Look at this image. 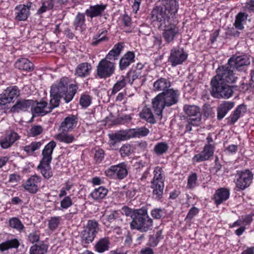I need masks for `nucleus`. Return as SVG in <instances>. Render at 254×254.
<instances>
[{"label": "nucleus", "instance_id": "nucleus-13", "mask_svg": "<svg viewBox=\"0 0 254 254\" xmlns=\"http://www.w3.org/2000/svg\"><path fill=\"white\" fill-rule=\"evenodd\" d=\"M228 64L238 71H242L250 64V57L249 55L233 56L228 60Z\"/></svg>", "mask_w": 254, "mask_h": 254}, {"label": "nucleus", "instance_id": "nucleus-18", "mask_svg": "<svg viewBox=\"0 0 254 254\" xmlns=\"http://www.w3.org/2000/svg\"><path fill=\"white\" fill-rule=\"evenodd\" d=\"M213 146L211 144H207L200 153L194 155L192 160L195 162H199L208 160L213 155Z\"/></svg>", "mask_w": 254, "mask_h": 254}, {"label": "nucleus", "instance_id": "nucleus-8", "mask_svg": "<svg viewBox=\"0 0 254 254\" xmlns=\"http://www.w3.org/2000/svg\"><path fill=\"white\" fill-rule=\"evenodd\" d=\"M162 31V37L167 44L174 43L180 35L179 28L176 24L170 22L158 28Z\"/></svg>", "mask_w": 254, "mask_h": 254}, {"label": "nucleus", "instance_id": "nucleus-59", "mask_svg": "<svg viewBox=\"0 0 254 254\" xmlns=\"http://www.w3.org/2000/svg\"><path fill=\"white\" fill-rule=\"evenodd\" d=\"M43 128L39 125L34 126L30 129V134L32 136H35L40 134L43 132Z\"/></svg>", "mask_w": 254, "mask_h": 254}, {"label": "nucleus", "instance_id": "nucleus-37", "mask_svg": "<svg viewBox=\"0 0 254 254\" xmlns=\"http://www.w3.org/2000/svg\"><path fill=\"white\" fill-rule=\"evenodd\" d=\"M48 246L43 242L39 245L35 244L30 249V254H45L47 253Z\"/></svg>", "mask_w": 254, "mask_h": 254}, {"label": "nucleus", "instance_id": "nucleus-55", "mask_svg": "<svg viewBox=\"0 0 254 254\" xmlns=\"http://www.w3.org/2000/svg\"><path fill=\"white\" fill-rule=\"evenodd\" d=\"M51 96L52 97V98L50 100L49 106H48V109H50V112H52L53 109L59 106L60 103V99L62 98L58 96Z\"/></svg>", "mask_w": 254, "mask_h": 254}, {"label": "nucleus", "instance_id": "nucleus-26", "mask_svg": "<svg viewBox=\"0 0 254 254\" xmlns=\"http://www.w3.org/2000/svg\"><path fill=\"white\" fill-rule=\"evenodd\" d=\"M92 65L90 64L84 62L80 63L76 67L75 74L78 77H85L90 74Z\"/></svg>", "mask_w": 254, "mask_h": 254}, {"label": "nucleus", "instance_id": "nucleus-51", "mask_svg": "<svg viewBox=\"0 0 254 254\" xmlns=\"http://www.w3.org/2000/svg\"><path fill=\"white\" fill-rule=\"evenodd\" d=\"M92 97L86 94H82L80 100L79 104L83 108L88 107L91 103Z\"/></svg>", "mask_w": 254, "mask_h": 254}, {"label": "nucleus", "instance_id": "nucleus-24", "mask_svg": "<svg viewBox=\"0 0 254 254\" xmlns=\"http://www.w3.org/2000/svg\"><path fill=\"white\" fill-rule=\"evenodd\" d=\"M19 138V136L17 133L12 131L3 138H1L0 145L2 148L7 149L10 147Z\"/></svg>", "mask_w": 254, "mask_h": 254}, {"label": "nucleus", "instance_id": "nucleus-58", "mask_svg": "<svg viewBox=\"0 0 254 254\" xmlns=\"http://www.w3.org/2000/svg\"><path fill=\"white\" fill-rule=\"evenodd\" d=\"M120 213L119 211L114 210L106 216V220L109 223L114 222L116 220L119 218Z\"/></svg>", "mask_w": 254, "mask_h": 254}, {"label": "nucleus", "instance_id": "nucleus-20", "mask_svg": "<svg viewBox=\"0 0 254 254\" xmlns=\"http://www.w3.org/2000/svg\"><path fill=\"white\" fill-rule=\"evenodd\" d=\"M234 106V102L223 101L217 108V119L221 120L225 117L227 113Z\"/></svg>", "mask_w": 254, "mask_h": 254}, {"label": "nucleus", "instance_id": "nucleus-10", "mask_svg": "<svg viewBox=\"0 0 254 254\" xmlns=\"http://www.w3.org/2000/svg\"><path fill=\"white\" fill-rule=\"evenodd\" d=\"M105 173L108 177L122 180L127 175V165L125 162H123L111 166L105 171Z\"/></svg>", "mask_w": 254, "mask_h": 254}, {"label": "nucleus", "instance_id": "nucleus-53", "mask_svg": "<svg viewBox=\"0 0 254 254\" xmlns=\"http://www.w3.org/2000/svg\"><path fill=\"white\" fill-rule=\"evenodd\" d=\"M128 133V130L125 131H120L116 133L113 138V139L116 140H124L131 138Z\"/></svg>", "mask_w": 254, "mask_h": 254}, {"label": "nucleus", "instance_id": "nucleus-40", "mask_svg": "<svg viewBox=\"0 0 254 254\" xmlns=\"http://www.w3.org/2000/svg\"><path fill=\"white\" fill-rule=\"evenodd\" d=\"M139 116L141 119L146 120L148 123L150 124H154L155 123L154 116L151 109L149 108H143L139 113Z\"/></svg>", "mask_w": 254, "mask_h": 254}, {"label": "nucleus", "instance_id": "nucleus-27", "mask_svg": "<svg viewBox=\"0 0 254 254\" xmlns=\"http://www.w3.org/2000/svg\"><path fill=\"white\" fill-rule=\"evenodd\" d=\"M246 112V106L243 105L238 106L231 115L226 119L229 125H234Z\"/></svg>", "mask_w": 254, "mask_h": 254}, {"label": "nucleus", "instance_id": "nucleus-50", "mask_svg": "<svg viewBox=\"0 0 254 254\" xmlns=\"http://www.w3.org/2000/svg\"><path fill=\"white\" fill-rule=\"evenodd\" d=\"M197 176L196 173H191L188 179L187 187L189 189L194 188L196 186Z\"/></svg>", "mask_w": 254, "mask_h": 254}, {"label": "nucleus", "instance_id": "nucleus-33", "mask_svg": "<svg viewBox=\"0 0 254 254\" xmlns=\"http://www.w3.org/2000/svg\"><path fill=\"white\" fill-rule=\"evenodd\" d=\"M85 17L84 14L78 12L73 21V26L75 30L82 32L85 26Z\"/></svg>", "mask_w": 254, "mask_h": 254}, {"label": "nucleus", "instance_id": "nucleus-35", "mask_svg": "<svg viewBox=\"0 0 254 254\" xmlns=\"http://www.w3.org/2000/svg\"><path fill=\"white\" fill-rule=\"evenodd\" d=\"M123 48V43H118L106 55L107 59H109L110 60L115 61L117 57L120 55Z\"/></svg>", "mask_w": 254, "mask_h": 254}, {"label": "nucleus", "instance_id": "nucleus-36", "mask_svg": "<svg viewBox=\"0 0 254 254\" xmlns=\"http://www.w3.org/2000/svg\"><path fill=\"white\" fill-rule=\"evenodd\" d=\"M149 132V129L144 127L128 129L129 136L131 137L145 136Z\"/></svg>", "mask_w": 254, "mask_h": 254}, {"label": "nucleus", "instance_id": "nucleus-52", "mask_svg": "<svg viewBox=\"0 0 254 254\" xmlns=\"http://www.w3.org/2000/svg\"><path fill=\"white\" fill-rule=\"evenodd\" d=\"M61 220V217L60 216H54L50 218L49 220L48 226L51 230H54L57 229Z\"/></svg>", "mask_w": 254, "mask_h": 254}, {"label": "nucleus", "instance_id": "nucleus-57", "mask_svg": "<svg viewBox=\"0 0 254 254\" xmlns=\"http://www.w3.org/2000/svg\"><path fill=\"white\" fill-rule=\"evenodd\" d=\"M104 32H102L101 34L96 35L93 37V41L91 43L92 46H97L98 44L103 41L108 40V38L106 36L101 37V35L103 34Z\"/></svg>", "mask_w": 254, "mask_h": 254}, {"label": "nucleus", "instance_id": "nucleus-9", "mask_svg": "<svg viewBox=\"0 0 254 254\" xmlns=\"http://www.w3.org/2000/svg\"><path fill=\"white\" fill-rule=\"evenodd\" d=\"M98 230V223L96 220H88L86 226L81 233L82 242L85 244L91 243L93 241Z\"/></svg>", "mask_w": 254, "mask_h": 254}, {"label": "nucleus", "instance_id": "nucleus-2", "mask_svg": "<svg viewBox=\"0 0 254 254\" xmlns=\"http://www.w3.org/2000/svg\"><path fill=\"white\" fill-rule=\"evenodd\" d=\"M179 93L177 90L169 89L161 92L152 99V108L155 114L162 118V111L165 107H170L179 101Z\"/></svg>", "mask_w": 254, "mask_h": 254}, {"label": "nucleus", "instance_id": "nucleus-48", "mask_svg": "<svg viewBox=\"0 0 254 254\" xmlns=\"http://www.w3.org/2000/svg\"><path fill=\"white\" fill-rule=\"evenodd\" d=\"M42 143L41 141L32 142L30 145L25 146L24 147V150L28 154H31L39 149Z\"/></svg>", "mask_w": 254, "mask_h": 254}, {"label": "nucleus", "instance_id": "nucleus-4", "mask_svg": "<svg viewBox=\"0 0 254 254\" xmlns=\"http://www.w3.org/2000/svg\"><path fill=\"white\" fill-rule=\"evenodd\" d=\"M69 79L64 77L51 87V96H58L63 97L66 103L71 101L78 88L76 84L68 85Z\"/></svg>", "mask_w": 254, "mask_h": 254}, {"label": "nucleus", "instance_id": "nucleus-38", "mask_svg": "<svg viewBox=\"0 0 254 254\" xmlns=\"http://www.w3.org/2000/svg\"><path fill=\"white\" fill-rule=\"evenodd\" d=\"M57 0H42V6L38 10L37 13L41 14L53 9Z\"/></svg>", "mask_w": 254, "mask_h": 254}, {"label": "nucleus", "instance_id": "nucleus-25", "mask_svg": "<svg viewBox=\"0 0 254 254\" xmlns=\"http://www.w3.org/2000/svg\"><path fill=\"white\" fill-rule=\"evenodd\" d=\"M135 55L133 52L128 51L120 59L119 68L121 70H125L129 65L134 62Z\"/></svg>", "mask_w": 254, "mask_h": 254}, {"label": "nucleus", "instance_id": "nucleus-31", "mask_svg": "<svg viewBox=\"0 0 254 254\" xmlns=\"http://www.w3.org/2000/svg\"><path fill=\"white\" fill-rule=\"evenodd\" d=\"M77 123V118L74 115H70L66 117L61 123V128L63 131H67L76 126Z\"/></svg>", "mask_w": 254, "mask_h": 254}, {"label": "nucleus", "instance_id": "nucleus-61", "mask_svg": "<svg viewBox=\"0 0 254 254\" xmlns=\"http://www.w3.org/2000/svg\"><path fill=\"white\" fill-rule=\"evenodd\" d=\"M104 158V151L101 149H99L96 151L94 159L97 163H100Z\"/></svg>", "mask_w": 254, "mask_h": 254}, {"label": "nucleus", "instance_id": "nucleus-16", "mask_svg": "<svg viewBox=\"0 0 254 254\" xmlns=\"http://www.w3.org/2000/svg\"><path fill=\"white\" fill-rule=\"evenodd\" d=\"M41 178L37 175L31 176L22 185L23 188L30 193H36L38 190V184L41 182Z\"/></svg>", "mask_w": 254, "mask_h": 254}, {"label": "nucleus", "instance_id": "nucleus-7", "mask_svg": "<svg viewBox=\"0 0 254 254\" xmlns=\"http://www.w3.org/2000/svg\"><path fill=\"white\" fill-rule=\"evenodd\" d=\"M109 59H102L97 66V75L100 78H107L114 73L115 70V63L111 61Z\"/></svg>", "mask_w": 254, "mask_h": 254}, {"label": "nucleus", "instance_id": "nucleus-22", "mask_svg": "<svg viewBox=\"0 0 254 254\" xmlns=\"http://www.w3.org/2000/svg\"><path fill=\"white\" fill-rule=\"evenodd\" d=\"M185 113L188 115V119L195 120L199 119L201 122V115L200 112V108L195 105H185L183 108Z\"/></svg>", "mask_w": 254, "mask_h": 254}, {"label": "nucleus", "instance_id": "nucleus-32", "mask_svg": "<svg viewBox=\"0 0 254 254\" xmlns=\"http://www.w3.org/2000/svg\"><path fill=\"white\" fill-rule=\"evenodd\" d=\"M16 68L26 71H31L34 68L33 64L27 59L21 58L18 60L15 64Z\"/></svg>", "mask_w": 254, "mask_h": 254}, {"label": "nucleus", "instance_id": "nucleus-43", "mask_svg": "<svg viewBox=\"0 0 254 254\" xmlns=\"http://www.w3.org/2000/svg\"><path fill=\"white\" fill-rule=\"evenodd\" d=\"M248 15L244 12H239L236 17L234 25L238 30L244 28L242 22L248 17Z\"/></svg>", "mask_w": 254, "mask_h": 254}, {"label": "nucleus", "instance_id": "nucleus-28", "mask_svg": "<svg viewBox=\"0 0 254 254\" xmlns=\"http://www.w3.org/2000/svg\"><path fill=\"white\" fill-rule=\"evenodd\" d=\"M56 145V142L52 140L45 146L42 152V158L41 161L51 162L52 160V155Z\"/></svg>", "mask_w": 254, "mask_h": 254}, {"label": "nucleus", "instance_id": "nucleus-23", "mask_svg": "<svg viewBox=\"0 0 254 254\" xmlns=\"http://www.w3.org/2000/svg\"><path fill=\"white\" fill-rule=\"evenodd\" d=\"M107 7L106 4H100L95 5H91L85 11V14L88 17L91 18L93 17L101 16L103 12Z\"/></svg>", "mask_w": 254, "mask_h": 254}, {"label": "nucleus", "instance_id": "nucleus-19", "mask_svg": "<svg viewBox=\"0 0 254 254\" xmlns=\"http://www.w3.org/2000/svg\"><path fill=\"white\" fill-rule=\"evenodd\" d=\"M33 103L34 101L32 100H19L11 108L10 111L13 113L19 112L20 111H26L29 108H31Z\"/></svg>", "mask_w": 254, "mask_h": 254}, {"label": "nucleus", "instance_id": "nucleus-45", "mask_svg": "<svg viewBox=\"0 0 254 254\" xmlns=\"http://www.w3.org/2000/svg\"><path fill=\"white\" fill-rule=\"evenodd\" d=\"M56 138L61 142H64L66 143H70L75 139L74 135L64 132L58 134Z\"/></svg>", "mask_w": 254, "mask_h": 254}, {"label": "nucleus", "instance_id": "nucleus-41", "mask_svg": "<svg viewBox=\"0 0 254 254\" xmlns=\"http://www.w3.org/2000/svg\"><path fill=\"white\" fill-rule=\"evenodd\" d=\"M108 192V190L103 187H100L95 189L91 193V196L94 200H98L105 197Z\"/></svg>", "mask_w": 254, "mask_h": 254}, {"label": "nucleus", "instance_id": "nucleus-63", "mask_svg": "<svg viewBox=\"0 0 254 254\" xmlns=\"http://www.w3.org/2000/svg\"><path fill=\"white\" fill-rule=\"evenodd\" d=\"M39 235L36 232H33L29 234L28 239L32 243H34L39 240Z\"/></svg>", "mask_w": 254, "mask_h": 254}, {"label": "nucleus", "instance_id": "nucleus-64", "mask_svg": "<svg viewBox=\"0 0 254 254\" xmlns=\"http://www.w3.org/2000/svg\"><path fill=\"white\" fill-rule=\"evenodd\" d=\"M244 8L246 10L250 12L254 11V0H251L247 2Z\"/></svg>", "mask_w": 254, "mask_h": 254}, {"label": "nucleus", "instance_id": "nucleus-5", "mask_svg": "<svg viewBox=\"0 0 254 254\" xmlns=\"http://www.w3.org/2000/svg\"><path fill=\"white\" fill-rule=\"evenodd\" d=\"M137 213L134 219L130 222V228L137 230L141 232H146L151 230L153 226V220L148 214L147 207H142Z\"/></svg>", "mask_w": 254, "mask_h": 254}, {"label": "nucleus", "instance_id": "nucleus-44", "mask_svg": "<svg viewBox=\"0 0 254 254\" xmlns=\"http://www.w3.org/2000/svg\"><path fill=\"white\" fill-rule=\"evenodd\" d=\"M9 225L10 227L21 232L24 229V226L21 221L17 218L13 217L9 220Z\"/></svg>", "mask_w": 254, "mask_h": 254}, {"label": "nucleus", "instance_id": "nucleus-42", "mask_svg": "<svg viewBox=\"0 0 254 254\" xmlns=\"http://www.w3.org/2000/svg\"><path fill=\"white\" fill-rule=\"evenodd\" d=\"M169 146L167 143L161 142L157 143L153 149V152L158 156H160L167 152Z\"/></svg>", "mask_w": 254, "mask_h": 254}, {"label": "nucleus", "instance_id": "nucleus-29", "mask_svg": "<svg viewBox=\"0 0 254 254\" xmlns=\"http://www.w3.org/2000/svg\"><path fill=\"white\" fill-rule=\"evenodd\" d=\"M230 195L229 190L226 188L218 189L214 194V199L216 205H218L227 200Z\"/></svg>", "mask_w": 254, "mask_h": 254}, {"label": "nucleus", "instance_id": "nucleus-12", "mask_svg": "<svg viewBox=\"0 0 254 254\" xmlns=\"http://www.w3.org/2000/svg\"><path fill=\"white\" fill-rule=\"evenodd\" d=\"M187 58L188 54L184 48L176 47L171 50L168 61L171 65L174 67L182 64L187 59Z\"/></svg>", "mask_w": 254, "mask_h": 254}, {"label": "nucleus", "instance_id": "nucleus-30", "mask_svg": "<svg viewBox=\"0 0 254 254\" xmlns=\"http://www.w3.org/2000/svg\"><path fill=\"white\" fill-rule=\"evenodd\" d=\"M51 162H46L45 161H40L39 165L37 167L38 170L45 179H48L53 176V172L50 166Z\"/></svg>", "mask_w": 254, "mask_h": 254}, {"label": "nucleus", "instance_id": "nucleus-11", "mask_svg": "<svg viewBox=\"0 0 254 254\" xmlns=\"http://www.w3.org/2000/svg\"><path fill=\"white\" fill-rule=\"evenodd\" d=\"M20 95V90L16 86H9L0 94V105L13 103Z\"/></svg>", "mask_w": 254, "mask_h": 254}, {"label": "nucleus", "instance_id": "nucleus-49", "mask_svg": "<svg viewBox=\"0 0 254 254\" xmlns=\"http://www.w3.org/2000/svg\"><path fill=\"white\" fill-rule=\"evenodd\" d=\"M133 146L128 144H124L120 150V152L122 156H128L133 153Z\"/></svg>", "mask_w": 254, "mask_h": 254}, {"label": "nucleus", "instance_id": "nucleus-39", "mask_svg": "<svg viewBox=\"0 0 254 254\" xmlns=\"http://www.w3.org/2000/svg\"><path fill=\"white\" fill-rule=\"evenodd\" d=\"M19 246V242L16 239L6 241L0 244V250L2 252L9 249L17 248Z\"/></svg>", "mask_w": 254, "mask_h": 254}, {"label": "nucleus", "instance_id": "nucleus-46", "mask_svg": "<svg viewBox=\"0 0 254 254\" xmlns=\"http://www.w3.org/2000/svg\"><path fill=\"white\" fill-rule=\"evenodd\" d=\"M122 79L118 81L114 85L112 94H115L119 91L121 89L125 87L127 84V79L126 77L122 76Z\"/></svg>", "mask_w": 254, "mask_h": 254}, {"label": "nucleus", "instance_id": "nucleus-34", "mask_svg": "<svg viewBox=\"0 0 254 254\" xmlns=\"http://www.w3.org/2000/svg\"><path fill=\"white\" fill-rule=\"evenodd\" d=\"M110 242L108 238L100 239L95 245V248L98 253H102L109 250Z\"/></svg>", "mask_w": 254, "mask_h": 254}, {"label": "nucleus", "instance_id": "nucleus-15", "mask_svg": "<svg viewBox=\"0 0 254 254\" xmlns=\"http://www.w3.org/2000/svg\"><path fill=\"white\" fill-rule=\"evenodd\" d=\"M32 3L29 2L26 4H19L15 8V19L17 21L26 20L30 15V10Z\"/></svg>", "mask_w": 254, "mask_h": 254}, {"label": "nucleus", "instance_id": "nucleus-56", "mask_svg": "<svg viewBox=\"0 0 254 254\" xmlns=\"http://www.w3.org/2000/svg\"><path fill=\"white\" fill-rule=\"evenodd\" d=\"M164 209L161 208H154L151 211V216L155 219H159L165 215Z\"/></svg>", "mask_w": 254, "mask_h": 254}, {"label": "nucleus", "instance_id": "nucleus-1", "mask_svg": "<svg viewBox=\"0 0 254 254\" xmlns=\"http://www.w3.org/2000/svg\"><path fill=\"white\" fill-rule=\"evenodd\" d=\"M228 63L219 66L216 75L211 80V94L215 98H229L233 93L232 86L228 84L234 83L237 77Z\"/></svg>", "mask_w": 254, "mask_h": 254}, {"label": "nucleus", "instance_id": "nucleus-21", "mask_svg": "<svg viewBox=\"0 0 254 254\" xmlns=\"http://www.w3.org/2000/svg\"><path fill=\"white\" fill-rule=\"evenodd\" d=\"M170 86V81L167 78L160 77L153 83L152 90L155 92H164L169 90Z\"/></svg>", "mask_w": 254, "mask_h": 254}, {"label": "nucleus", "instance_id": "nucleus-17", "mask_svg": "<svg viewBox=\"0 0 254 254\" xmlns=\"http://www.w3.org/2000/svg\"><path fill=\"white\" fill-rule=\"evenodd\" d=\"M31 112L35 116H44L50 113V109L48 108L47 102L42 101L35 103L34 101L33 105L31 107Z\"/></svg>", "mask_w": 254, "mask_h": 254}, {"label": "nucleus", "instance_id": "nucleus-6", "mask_svg": "<svg viewBox=\"0 0 254 254\" xmlns=\"http://www.w3.org/2000/svg\"><path fill=\"white\" fill-rule=\"evenodd\" d=\"M153 173L154 177L151 181L153 194L156 199L159 200L163 194L165 178L162 169L158 166L155 168Z\"/></svg>", "mask_w": 254, "mask_h": 254}, {"label": "nucleus", "instance_id": "nucleus-54", "mask_svg": "<svg viewBox=\"0 0 254 254\" xmlns=\"http://www.w3.org/2000/svg\"><path fill=\"white\" fill-rule=\"evenodd\" d=\"M122 210L127 216L130 217L132 220H133L135 216L137 215V212L140 210V208L136 209H131L127 206H124L123 207Z\"/></svg>", "mask_w": 254, "mask_h": 254}, {"label": "nucleus", "instance_id": "nucleus-14", "mask_svg": "<svg viewBox=\"0 0 254 254\" xmlns=\"http://www.w3.org/2000/svg\"><path fill=\"white\" fill-rule=\"evenodd\" d=\"M237 175L239 177L236 183L237 187L244 190L249 187L253 178V174L250 170L237 171Z\"/></svg>", "mask_w": 254, "mask_h": 254}, {"label": "nucleus", "instance_id": "nucleus-60", "mask_svg": "<svg viewBox=\"0 0 254 254\" xmlns=\"http://www.w3.org/2000/svg\"><path fill=\"white\" fill-rule=\"evenodd\" d=\"M72 204L70 197L65 196L61 201V207L64 209H67Z\"/></svg>", "mask_w": 254, "mask_h": 254}, {"label": "nucleus", "instance_id": "nucleus-3", "mask_svg": "<svg viewBox=\"0 0 254 254\" xmlns=\"http://www.w3.org/2000/svg\"><path fill=\"white\" fill-rule=\"evenodd\" d=\"M171 7L163 4L156 5L152 9L150 14V19L158 28L170 22L171 17L173 18L177 12L175 3H172Z\"/></svg>", "mask_w": 254, "mask_h": 254}, {"label": "nucleus", "instance_id": "nucleus-47", "mask_svg": "<svg viewBox=\"0 0 254 254\" xmlns=\"http://www.w3.org/2000/svg\"><path fill=\"white\" fill-rule=\"evenodd\" d=\"M186 122L185 133L190 132L192 130V127L198 126L201 122H199V119H198L193 120L192 119L187 118Z\"/></svg>", "mask_w": 254, "mask_h": 254}, {"label": "nucleus", "instance_id": "nucleus-62", "mask_svg": "<svg viewBox=\"0 0 254 254\" xmlns=\"http://www.w3.org/2000/svg\"><path fill=\"white\" fill-rule=\"evenodd\" d=\"M199 212V209L195 207H192L189 211L187 216L186 218V220H191L194 216H195Z\"/></svg>", "mask_w": 254, "mask_h": 254}]
</instances>
